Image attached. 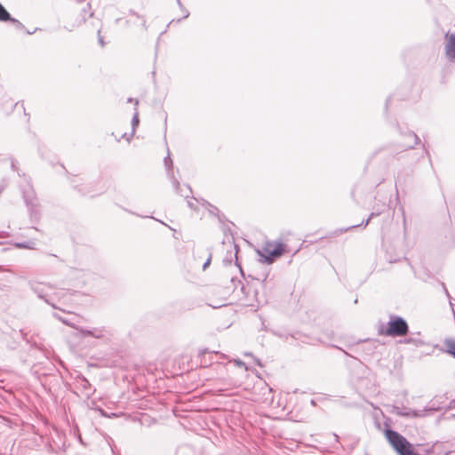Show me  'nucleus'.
Returning a JSON list of instances; mask_svg holds the SVG:
<instances>
[{"label":"nucleus","mask_w":455,"mask_h":455,"mask_svg":"<svg viewBox=\"0 0 455 455\" xmlns=\"http://www.w3.org/2000/svg\"><path fill=\"white\" fill-rule=\"evenodd\" d=\"M43 213V207L39 199L34 192L30 190V223L37 222Z\"/></svg>","instance_id":"6e6552de"},{"label":"nucleus","mask_w":455,"mask_h":455,"mask_svg":"<svg viewBox=\"0 0 455 455\" xmlns=\"http://www.w3.org/2000/svg\"><path fill=\"white\" fill-rule=\"evenodd\" d=\"M385 436L398 455H420L403 435L392 428L385 429Z\"/></svg>","instance_id":"7ed1b4c3"},{"label":"nucleus","mask_w":455,"mask_h":455,"mask_svg":"<svg viewBox=\"0 0 455 455\" xmlns=\"http://www.w3.org/2000/svg\"><path fill=\"white\" fill-rule=\"evenodd\" d=\"M182 11V13H183V16L182 18H180V19H177V20H172L169 24H168V27H170L172 23L174 22H180L182 20H185L187 19L188 16H189V12L184 7V9H180Z\"/></svg>","instance_id":"aec40b11"},{"label":"nucleus","mask_w":455,"mask_h":455,"mask_svg":"<svg viewBox=\"0 0 455 455\" xmlns=\"http://www.w3.org/2000/svg\"><path fill=\"white\" fill-rule=\"evenodd\" d=\"M139 124H140L139 112H138V109L135 108V112H134L132 119V135L134 134L135 130L138 127Z\"/></svg>","instance_id":"a211bd4d"},{"label":"nucleus","mask_w":455,"mask_h":455,"mask_svg":"<svg viewBox=\"0 0 455 455\" xmlns=\"http://www.w3.org/2000/svg\"><path fill=\"white\" fill-rule=\"evenodd\" d=\"M93 16V12H89V17H92Z\"/></svg>","instance_id":"a19ab883"},{"label":"nucleus","mask_w":455,"mask_h":455,"mask_svg":"<svg viewBox=\"0 0 455 455\" xmlns=\"http://www.w3.org/2000/svg\"><path fill=\"white\" fill-rule=\"evenodd\" d=\"M73 188L77 191L81 196H93L92 193L94 192L93 186L92 183H81V184H74Z\"/></svg>","instance_id":"9b49d317"},{"label":"nucleus","mask_w":455,"mask_h":455,"mask_svg":"<svg viewBox=\"0 0 455 455\" xmlns=\"http://www.w3.org/2000/svg\"><path fill=\"white\" fill-rule=\"evenodd\" d=\"M91 10V4L89 3L86 4V6L84 8H83L82 12H83V21H85V16H84V13H86L88 11Z\"/></svg>","instance_id":"b1692460"},{"label":"nucleus","mask_w":455,"mask_h":455,"mask_svg":"<svg viewBox=\"0 0 455 455\" xmlns=\"http://www.w3.org/2000/svg\"><path fill=\"white\" fill-rule=\"evenodd\" d=\"M176 2H177V4L179 5V7H180V9H184V5L182 4V3H181V1H180V0H176Z\"/></svg>","instance_id":"2f4dec72"},{"label":"nucleus","mask_w":455,"mask_h":455,"mask_svg":"<svg viewBox=\"0 0 455 455\" xmlns=\"http://www.w3.org/2000/svg\"><path fill=\"white\" fill-rule=\"evenodd\" d=\"M98 42L101 46L105 45V42L103 40L102 36L100 35V29L98 30Z\"/></svg>","instance_id":"a878e982"},{"label":"nucleus","mask_w":455,"mask_h":455,"mask_svg":"<svg viewBox=\"0 0 455 455\" xmlns=\"http://www.w3.org/2000/svg\"><path fill=\"white\" fill-rule=\"evenodd\" d=\"M410 328L407 321L397 315H389L387 323H380L378 326V334L390 338L405 337Z\"/></svg>","instance_id":"f257e3e1"},{"label":"nucleus","mask_w":455,"mask_h":455,"mask_svg":"<svg viewBox=\"0 0 455 455\" xmlns=\"http://www.w3.org/2000/svg\"><path fill=\"white\" fill-rule=\"evenodd\" d=\"M286 251V245L282 243H276L274 246L267 243L266 246L256 251L259 257V261L266 264H272L280 258Z\"/></svg>","instance_id":"20e7f679"},{"label":"nucleus","mask_w":455,"mask_h":455,"mask_svg":"<svg viewBox=\"0 0 455 455\" xmlns=\"http://www.w3.org/2000/svg\"><path fill=\"white\" fill-rule=\"evenodd\" d=\"M164 166L166 168V171H167V175L168 177L170 178L172 183V186L175 189V192L177 194H180L181 196H184L186 198L188 197V194H191L192 193V190H191V188L189 186H187L186 187V192L184 191L183 188H180V181L178 179L175 178L174 176V173H173V163H172V160L170 156V154L167 155V156L164 157Z\"/></svg>","instance_id":"423d86ee"},{"label":"nucleus","mask_w":455,"mask_h":455,"mask_svg":"<svg viewBox=\"0 0 455 455\" xmlns=\"http://www.w3.org/2000/svg\"><path fill=\"white\" fill-rule=\"evenodd\" d=\"M235 363H236V365H238L240 367H244L246 369L245 363L243 361H241L240 359L235 360Z\"/></svg>","instance_id":"bb28decb"},{"label":"nucleus","mask_w":455,"mask_h":455,"mask_svg":"<svg viewBox=\"0 0 455 455\" xmlns=\"http://www.w3.org/2000/svg\"><path fill=\"white\" fill-rule=\"evenodd\" d=\"M38 152L43 158H45L46 156L44 153L46 152V148L44 145H38Z\"/></svg>","instance_id":"5701e85b"},{"label":"nucleus","mask_w":455,"mask_h":455,"mask_svg":"<svg viewBox=\"0 0 455 455\" xmlns=\"http://www.w3.org/2000/svg\"><path fill=\"white\" fill-rule=\"evenodd\" d=\"M77 331L82 338L92 337L106 343L109 342L113 338V331L106 326L92 328L80 326V328H77Z\"/></svg>","instance_id":"39448f33"},{"label":"nucleus","mask_w":455,"mask_h":455,"mask_svg":"<svg viewBox=\"0 0 455 455\" xmlns=\"http://www.w3.org/2000/svg\"><path fill=\"white\" fill-rule=\"evenodd\" d=\"M211 207L212 208V211H211L212 213H215V212H219V209L213 205H211Z\"/></svg>","instance_id":"473e14b6"},{"label":"nucleus","mask_w":455,"mask_h":455,"mask_svg":"<svg viewBox=\"0 0 455 455\" xmlns=\"http://www.w3.org/2000/svg\"><path fill=\"white\" fill-rule=\"evenodd\" d=\"M12 22L17 23V27H20V24L17 20H12Z\"/></svg>","instance_id":"4c0bfd02"},{"label":"nucleus","mask_w":455,"mask_h":455,"mask_svg":"<svg viewBox=\"0 0 455 455\" xmlns=\"http://www.w3.org/2000/svg\"><path fill=\"white\" fill-rule=\"evenodd\" d=\"M400 132H401V134H403L405 136V138L411 140V143H408L407 145L403 146L406 148V149H408V148L413 149L414 146L419 145L420 143V139L415 132H413L411 131H406L404 132H403L401 131Z\"/></svg>","instance_id":"ddd939ff"},{"label":"nucleus","mask_w":455,"mask_h":455,"mask_svg":"<svg viewBox=\"0 0 455 455\" xmlns=\"http://www.w3.org/2000/svg\"><path fill=\"white\" fill-rule=\"evenodd\" d=\"M127 102H133L135 106L139 105V100L133 98H128Z\"/></svg>","instance_id":"cd10ccee"},{"label":"nucleus","mask_w":455,"mask_h":455,"mask_svg":"<svg viewBox=\"0 0 455 455\" xmlns=\"http://www.w3.org/2000/svg\"><path fill=\"white\" fill-rule=\"evenodd\" d=\"M81 385L83 386V387H84V389H88V388H90V387H91V384H90V382H89V381H88V379H86L85 378H83V379H82V384H81Z\"/></svg>","instance_id":"393cba45"},{"label":"nucleus","mask_w":455,"mask_h":455,"mask_svg":"<svg viewBox=\"0 0 455 455\" xmlns=\"http://www.w3.org/2000/svg\"><path fill=\"white\" fill-rule=\"evenodd\" d=\"M32 228L35 229V231L38 235V236L33 237L32 239H30L29 248H30V250H36L38 248V243L36 241L43 239L44 237V235L39 229H37L35 227L30 226V229H32Z\"/></svg>","instance_id":"dca6fc26"},{"label":"nucleus","mask_w":455,"mask_h":455,"mask_svg":"<svg viewBox=\"0 0 455 455\" xmlns=\"http://www.w3.org/2000/svg\"><path fill=\"white\" fill-rule=\"evenodd\" d=\"M234 247H235V258L237 259V251L239 250V247H238L237 244H235Z\"/></svg>","instance_id":"f704fd0d"},{"label":"nucleus","mask_w":455,"mask_h":455,"mask_svg":"<svg viewBox=\"0 0 455 455\" xmlns=\"http://www.w3.org/2000/svg\"><path fill=\"white\" fill-rule=\"evenodd\" d=\"M443 289H444V291H445L446 295H447V296H448V298L450 299V304H451V306L452 307V306H453V304H452V302H451V296H450V294H449V292H448V290L446 289V287H445L444 285H443Z\"/></svg>","instance_id":"7c9ffc66"},{"label":"nucleus","mask_w":455,"mask_h":455,"mask_svg":"<svg viewBox=\"0 0 455 455\" xmlns=\"http://www.w3.org/2000/svg\"><path fill=\"white\" fill-rule=\"evenodd\" d=\"M391 100H392V98H391V97H388V98L387 99V100H386V105H385L386 110H387L388 106H389V104H390V102H391Z\"/></svg>","instance_id":"c756f323"},{"label":"nucleus","mask_w":455,"mask_h":455,"mask_svg":"<svg viewBox=\"0 0 455 455\" xmlns=\"http://www.w3.org/2000/svg\"><path fill=\"white\" fill-rule=\"evenodd\" d=\"M52 315L58 319L59 321H60L62 323L66 324L67 326H69L73 329H76L77 331V328H80V326L76 325L73 321L72 319L68 318V317H65V316H62L61 315H60L59 313H53Z\"/></svg>","instance_id":"2eb2a0df"},{"label":"nucleus","mask_w":455,"mask_h":455,"mask_svg":"<svg viewBox=\"0 0 455 455\" xmlns=\"http://www.w3.org/2000/svg\"><path fill=\"white\" fill-rule=\"evenodd\" d=\"M35 427L30 424V431L34 430Z\"/></svg>","instance_id":"ea45409f"},{"label":"nucleus","mask_w":455,"mask_h":455,"mask_svg":"<svg viewBox=\"0 0 455 455\" xmlns=\"http://www.w3.org/2000/svg\"><path fill=\"white\" fill-rule=\"evenodd\" d=\"M445 55L450 62H455V33H447L445 35Z\"/></svg>","instance_id":"1a4fd4ad"},{"label":"nucleus","mask_w":455,"mask_h":455,"mask_svg":"<svg viewBox=\"0 0 455 455\" xmlns=\"http://www.w3.org/2000/svg\"><path fill=\"white\" fill-rule=\"evenodd\" d=\"M210 263H211V257H209L207 259V260L204 262V264L203 265V269L205 270L206 267L210 265Z\"/></svg>","instance_id":"c85d7f7f"},{"label":"nucleus","mask_w":455,"mask_h":455,"mask_svg":"<svg viewBox=\"0 0 455 455\" xmlns=\"http://www.w3.org/2000/svg\"><path fill=\"white\" fill-rule=\"evenodd\" d=\"M11 20L9 12L0 4V20L5 21Z\"/></svg>","instance_id":"6ab92c4d"},{"label":"nucleus","mask_w":455,"mask_h":455,"mask_svg":"<svg viewBox=\"0 0 455 455\" xmlns=\"http://www.w3.org/2000/svg\"><path fill=\"white\" fill-rule=\"evenodd\" d=\"M188 207H189V208H191V209H194V207H195L194 204H193V203H191L190 201H188Z\"/></svg>","instance_id":"72a5a7b5"},{"label":"nucleus","mask_w":455,"mask_h":455,"mask_svg":"<svg viewBox=\"0 0 455 455\" xmlns=\"http://www.w3.org/2000/svg\"><path fill=\"white\" fill-rule=\"evenodd\" d=\"M256 363H257V364H258L259 366H260V367L262 366V364H261V363H260V361H259V360H256Z\"/></svg>","instance_id":"58836bf2"},{"label":"nucleus","mask_w":455,"mask_h":455,"mask_svg":"<svg viewBox=\"0 0 455 455\" xmlns=\"http://www.w3.org/2000/svg\"><path fill=\"white\" fill-rule=\"evenodd\" d=\"M212 354H215V355H219L220 353L217 352V351H209L208 348H204L202 350L199 351V354L198 355L201 357V364L204 365V366H207L209 364H212V360L210 358L209 360H207L205 358V355H212Z\"/></svg>","instance_id":"4468645a"},{"label":"nucleus","mask_w":455,"mask_h":455,"mask_svg":"<svg viewBox=\"0 0 455 455\" xmlns=\"http://www.w3.org/2000/svg\"><path fill=\"white\" fill-rule=\"evenodd\" d=\"M122 137H123V138H125V137H126V133H124V134L122 135Z\"/></svg>","instance_id":"79ce46f5"},{"label":"nucleus","mask_w":455,"mask_h":455,"mask_svg":"<svg viewBox=\"0 0 455 455\" xmlns=\"http://www.w3.org/2000/svg\"><path fill=\"white\" fill-rule=\"evenodd\" d=\"M445 344L448 347V352L455 357V341L448 339Z\"/></svg>","instance_id":"412c9836"},{"label":"nucleus","mask_w":455,"mask_h":455,"mask_svg":"<svg viewBox=\"0 0 455 455\" xmlns=\"http://www.w3.org/2000/svg\"><path fill=\"white\" fill-rule=\"evenodd\" d=\"M399 342L402 344L413 345L415 347H421L425 344V342L422 339H418V338H412V337L405 338L403 340H400Z\"/></svg>","instance_id":"f3484780"},{"label":"nucleus","mask_w":455,"mask_h":455,"mask_svg":"<svg viewBox=\"0 0 455 455\" xmlns=\"http://www.w3.org/2000/svg\"><path fill=\"white\" fill-rule=\"evenodd\" d=\"M130 12H131V14L134 15L137 19H140L141 20V25H142L143 28L145 30H147L148 27H147L146 19L144 18V16H140V14H138L134 11H131Z\"/></svg>","instance_id":"4be33fe9"},{"label":"nucleus","mask_w":455,"mask_h":455,"mask_svg":"<svg viewBox=\"0 0 455 455\" xmlns=\"http://www.w3.org/2000/svg\"><path fill=\"white\" fill-rule=\"evenodd\" d=\"M425 154H427V151L423 148L422 149L417 150L415 152L408 153L404 156L408 157V163L410 165H414L424 157Z\"/></svg>","instance_id":"f8f14e48"},{"label":"nucleus","mask_w":455,"mask_h":455,"mask_svg":"<svg viewBox=\"0 0 455 455\" xmlns=\"http://www.w3.org/2000/svg\"><path fill=\"white\" fill-rule=\"evenodd\" d=\"M435 411H437V409L434 406H427L423 410L417 411L411 410L405 406L394 405L392 409V413L405 418H420L426 416L428 411L433 412Z\"/></svg>","instance_id":"0eeeda50"},{"label":"nucleus","mask_w":455,"mask_h":455,"mask_svg":"<svg viewBox=\"0 0 455 455\" xmlns=\"http://www.w3.org/2000/svg\"><path fill=\"white\" fill-rule=\"evenodd\" d=\"M100 411L101 415H103V416H105V417H108V416L107 415V413H106L102 409H100Z\"/></svg>","instance_id":"e433bc0d"},{"label":"nucleus","mask_w":455,"mask_h":455,"mask_svg":"<svg viewBox=\"0 0 455 455\" xmlns=\"http://www.w3.org/2000/svg\"><path fill=\"white\" fill-rule=\"evenodd\" d=\"M30 289L37 295L39 299L44 300L53 308L65 312L57 305V302H60L67 294L64 290L54 289L48 284L43 283H37L36 285L34 283H30Z\"/></svg>","instance_id":"f03ea898"},{"label":"nucleus","mask_w":455,"mask_h":455,"mask_svg":"<svg viewBox=\"0 0 455 455\" xmlns=\"http://www.w3.org/2000/svg\"><path fill=\"white\" fill-rule=\"evenodd\" d=\"M379 214V212H377V213L372 212V213L370 214V216L366 220H363L360 224L352 225V226H349V227H347V228H338V229H336V230H334L332 232L331 235H334V236L339 235H341V234H343L345 232H347V231L352 230V229H354L355 228H358V227L366 228L367 225L369 224L370 220L372 218H374L375 216H378Z\"/></svg>","instance_id":"9d476101"},{"label":"nucleus","mask_w":455,"mask_h":455,"mask_svg":"<svg viewBox=\"0 0 455 455\" xmlns=\"http://www.w3.org/2000/svg\"><path fill=\"white\" fill-rule=\"evenodd\" d=\"M310 403H311V405H313V406H315V405H316V402H315V400H314V399H311V400H310Z\"/></svg>","instance_id":"c9c22d12"}]
</instances>
